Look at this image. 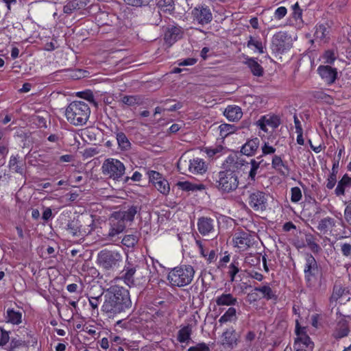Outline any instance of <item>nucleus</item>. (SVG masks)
<instances>
[{
	"mask_svg": "<svg viewBox=\"0 0 351 351\" xmlns=\"http://www.w3.org/2000/svg\"><path fill=\"white\" fill-rule=\"evenodd\" d=\"M244 165L243 160L234 156H229L223 163V170L213 176L215 186L221 193H230L239 186L237 170Z\"/></svg>",
	"mask_w": 351,
	"mask_h": 351,
	"instance_id": "1",
	"label": "nucleus"
},
{
	"mask_svg": "<svg viewBox=\"0 0 351 351\" xmlns=\"http://www.w3.org/2000/svg\"><path fill=\"white\" fill-rule=\"evenodd\" d=\"M106 297L101 310L108 317H113L132 307L129 291L124 287H113L112 291Z\"/></svg>",
	"mask_w": 351,
	"mask_h": 351,
	"instance_id": "2",
	"label": "nucleus"
},
{
	"mask_svg": "<svg viewBox=\"0 0 351 351\" xmlns=\"http://www.w3.org/2000/svg\"><path fill=\"white\" fill-rule=\"evenodd\" d=\"M90 114L88 104L82 101H73L66 108L65 116L72 125L80 126L86 123Z\"/></svg>",
	"mask_w": 351,
	"mask_h": 351,
	"instance_id": "3",
	"label": "nucleus"
},
{
	"mask_svg": "<svg viewBox=\"0 0 351 351\" xmlns=\"http://www.w3.org/2000/svg\"><path fill=\"white\" fill-rule=\"evenodd\" d=\"M195 275L194 268L189 265L176 267L168 274L167 279L173 287H182L189 285Z\"/></svg>",
	"mask_w": 351,
	"mask_h": 351,
	"instance_id": "4",
	"label": "nucleus"
},
{
	"mask_svg": "<svg viewBox=\"0 0 351 351\" xmlns=\"http://www.w3.org/2000/svg\"><path fill=\"white\" fill-rule=\"evenodd\" d=\"M125 167L118 159L109 158L106 159L101 166L102 174L107 178L119 180L124 175Z\"/></svg>",
	"mask_w": 351,
	"mask_h": 351,
	"instance_id": "5",
	"label": "nucleus"
},
{
	"mask_svg": "<svg viewBox=\"0 0 351 351\" xmlns=\"http://www.w3.org/2000/svg\"><path fill=\"white\" fill-rule=\"evenodd\" d=\"M122 261V255L117 251L104 250L97 255V262L105 270L116 269L120 266Z\"/></svg>",
	"mask_w": 351,
	"mask_h": 351,
	"instance_id": "6",
	"label": "nucleus"
},
{
	"mask_svg": "<svg viewBox=\"0 0 351 351\" xmlns=\"http://www.w3.org/2000/svg\"><path fill=\"white\" fill-rule=\"evenodd\" d=\"M292 47L291 37L286 32L276 33L271 39V49L274 53L282 54Z\"/></svg>",
	"mask_w": 351,
	"mask_h": 351,
	"instance_id": "7",
	"label": "nucleus"
},
{
	"mask_svg": "<svg viewBox=\"0 0 351 351\" xmlns=\"http://www.w3.org/2000/svg\"><path fill=\"white\" fill-rule=\"evenodd\" d=\"M109 230L106 239L110 241H117L119 235L123 232L126 228V223L113 212L108 219Z\"/></svg>",
	"mask_w": 351,
	"mask_h": 351,
	"instance_id": "8",
	"label": "nucleus"
},
{
	"mask_svg": "<svg viewBox=\"0 0 351 351\" xmlns=\"http://www.w3.org/2000/svg\"><path fill=\"white\" fill-rule=\"evenodd\" d=\"M304 273L308 285L312 286L317 281L319 268L315 258L311 254H306L305 256Z\"/></svg>",
	"mask_w": 351,
	"mask_h": 351,
	"instance_id": "9",
	"label": "nucleus"
},
{
	"mask_svg": "<svg viewBox=\"0 0 351 351\" xmlns=\"http://www.w3.org/2000/svg\"><path fill=\"white\" fill-rule=\"evenodd\" d=\"M199 317L197 312L193 313L189 319V323L186 325L181 326L178 332L177 340L181 343H189L191 339L193 328L196 326L198 323L197 318Z\"/></svg>",
	"mask_w": 351,
	"mask_h": 351,
	"instance_id": "10",
	"label": "nucleus"
},
{
	"mask_svg": "<svg viewBox=\"0 0 351 351\" xmlns=\"http://www.w3.org/2000/svg\"><path fill=\"white\" fill-rule=\"evenodd\" d=\"M268 195L263 191L252 192L248 197L249 206L257 212H263L267 209Z\"/></svg>",
	"mask_w": 351,
	"mask_h": 351,
	"instance_id": "11",
	"label": "nucleus"
},
{
	"mask_svg": "<svg viewBox=\"0 0 351 351\" xmlns=\"http://www.w3.org/2000/svg\"><path fill=\"white\" fill-rule=\"evenodd\" d=\"M193 21L200 25H206L213 20V14L210 8L205 5H200L195 7L191 12Z\"/></svg>",
	"mask_w": 351,
	"mask_h": 351,
	"instance_id": "12",
	"label": "nucleus"
},
{
	"mask_svg": "<svg viewBox=\"0 0 351 351\" xmlns=\"http://www.w3.org/2000/svg\"><path fill=\"white\" fill-rule=\"evenodd\" d=\"M337 319L336 324L333 328L332 336L337 339H341L345 337H347L350 332V328L348 326V318L349 317H346L342 315L341 313H337Z\"/></svg>",
	"mask_w": 351,
	"mask_h": 351,
	"instance_id": "13",
	"label": "nucleus"
},
{
	"mask_svg": "<svg viewBox=\"0 0 351 351\" xmlns=\"http://www.w3.org/2000/svg\"><path fill=\"white\" fill-rule=\"evenodd\" d=\"M233 243L239 251H245L253 245L254 239L249 233L241 232L234 234Z\"/></svg>",
	"mask_w": 351,
	"mask_h": 351,
	"instance_id": "14",
	"label": "nucleus"
},
{
	"mask_svg": "<svg viewBox=\"0 0 351 351\" xmlns=\"http://www.w3.org/2000/svg\"><path fill=\"white\" fill-rule=\"evenodd\" d=\"M197 229L199 232L203 235H212L215 233V221L208 217H199L197 220Z\"/></svg>",
	"mask_w": 351,
	"mask_h": 351,
	"instance_id": "15",
	"label": "nucleus"
},
{
	"mask_svg": "<svg viewBox=\"0 0 351 351\" xmlns=\"http://www.w3.org/2000/svg\"><path fill=\"white\" fill-rule=\"evenodd\" d=\"M141 210V206L138 205H131L128 207H124L123 209L118 211H114V213L126 223L127 222L132 223L134 220L135 215L139 213Z\"/></svg>",
	"mask_w": 351,
	"mask_h": 351,
	"instance_id": "16",
	"label": "nucleus"
},
{
	"mask_svg": "<svg viewBox=\"0 0 351 351\" xmlns=\"http://www.w3.org/2000/svg\"><path fill=\"white\" fill-rule=\"evenodd\" d=\"M66 226L67 231L73 237L86 236L90 234L95 228L94 223L92 222V223L88 226L87 230L85 229L82 230L80 229L79 222L77 220L69 221Z\"/></svg>",
	"mask_w": 351,
	"mask_h": 351,
	"instance_id": "17",
	"label": "nucleus"
},
{
	"mask_svg": "<svg viewBox=\"0 0 351 351\" xmlns=\"http://www.w3.org/2000/svg\"><path fill=\"white\" fill-rule=\"evenodd\" d=\"M317 72L322 79L327 84H333L337 77V70L328 65H321L317 68Z\"/></svg>",
	"mask_w": 351,
	"mask_h": 351,
	"instance_id": "18",
	"label": "nucleus"
},
{
	"mask_svg": "<svg viewBox=\"0 0 351 351\" xmlns=\"http://www.w3.org/2000/svg\"><path fill=\"white\" fill-rule=\"evenodd\" d=\"M221 345L229 348H234L238 343L239 336L232 328L226 329L221 335Z\"/></svg>",
	"mask_w": 351,
	"mask_h": 351,
	"instance_id": "19",
	"label": "nucleus"
},
{
	"mask_svg": "<svg viewBox=\"0 0 351 351\" xmlns=\"http://www.w3.org/2000/svg\"><path fill=\"white\" fill-rule=\"evenodd\" d=\"M188 169L193 174L202 175L207 171V165L203 159L194 158L189 160Z\"/></svg>",
	"mask_w": 351,
	"mask_h": 351,
	"instance_id": "20",
	"label": "nucleus"
},
{
	"mask_svg": "<svg viewBox=\"0 0 351 351\" xmlns=\"http://www.w3.org/2000/svg\"><path fill=\"white\" fill-rule=\"evenodd\" d=\"M183 32L180 27L172 26L168 27L165 33L164 39L169 46L182 37Z\"/></svg>",
	"mask_w": 351,
	"mask_h": 351,
	"instance_id": "21",
	"label": "nucleus"
},
{
	"mask_svg": "<svg viewBox=\"0 0 351 351\" xmlns=\"http://www.w3.org/2000/svg\"><path fill=\"white\" fill-rule=\"evenodd\" d=\"M260 145V140L258 138H254L248 140L241 149V152L247 156H254Z\"/></svg>",
	"mask_w": 351,
	"mask_h": 351,
	"instance_id": "22",
	"label": "nucleus"
},
{
	"mask_svg": "<svg viewBox=\"0 0 351 351\" xmlns=\"http://www.w3.org/2000/svg\"><path fill=\"white\" fill-rule=\"evenodd\" d=\"M245 59L244 64L247 65L254 76L261 77L263 75L264 69L256 58L247 56Z\"/></svg>",
	"mask_w": 351,
	"mask_h": 351,
	"instance_id": "23",
	"label": "nucleus"
},
{
	"mask_svg": "<svg viewBox=\"0 0 351 351\" xmlns=\"http://www.w3.org/2000/svg\"><path fill=\"white\" fill-rule=\"evenodd\" d=\"M224 116L230 121H237L243 116L241 108L238 106H228L223 112Z\"/></svg>",
	"mask_w": 351,
	"mask_h": 351,
	"instance_id": "24",
	"label": "nucleus"
},
{
	"mask_svg": "<svg viewBox=\"0 0 351 351\" xmlns=\"http://www.w3.org/2000/svg\"><path fill=\"white\" fill-rule=\"evenodd\" d=\"M176 185L180 189L186 192L202 191L206 189L205 185L203 184H195L188 181H180Z\"/></svg>",
	"mask_w": 351,
	"mask_h": 351,
	"instance_id": "25",
	"label": "nucleus"
},
{
	"mask_svg": "<svg viewBox=\"0 0 351 351\" xmlns=\"http://www.w3.org/2000/svg\"><path fill=\"white\" fill-rule=\"evenodd\" d=\"M215 303L219 306H234L237 303V299L231 293H223L215 298Z\"/></svg>",
	"mask_w": 351,
	"mask_h": 351,
	"instance_id": "26",
	"label": "nucleus"
},
{
	"mask_svg": "<svg viewBox=\"0 0 351 351\" xmlns=\"http://www.w3.org/2000/svg\"><path fill=\"white\" fill-rule=\"evenodd\" d=\"M335 226V219L332 217H327L322 219L319 221L317 228L321 233L327 234L328 232H331Z\"/></svg>",
	"mask_w": 351,
	"mask_h": 351,
	"instance_id": "27",
	"label": "nucleus"
},
{
	"mask_svg": "<svg viewBox=\"0 0 351 351\" xmlns=\"http://www.w3.org/2000/svg\"><path fill=\"white\" fill-rule=\"evenodd\" d=\"M5 320L8 323L19 325L22 322V313L14 308H8L6 311Z\"/></svg>",
	"mask_w": 351,
	"mask_h": 351,
	"instance_id": "28",
	"label": "nucleus"
},
{
	"mask_svg": "<svg viewBox=\"0 0 351 351\" xmlns=\"http://www.w3.org/2000/svg\"><path fill=\"white\" fill-rule=\"evenodd\" d=\"M120 102L123 106H141L143 104V98L139 95H125L121 99Z\"/></svg>",
	"mask_w": 351,
	"mask_h": 351,
	"instance_id": "29",
	"label": "nucleus"
},
{
	"mask_svg": "<svg viewBox=\"0 0 351 351\" xmlns=\"http://www.w3.org/2000/svg\"><path fill=\"white\" fill-rule=\"evenodd\" d=\"M349 187H351V178L346 174L339 181L335 189V194L337 196L343 195L346 189Z\"/></svg>",
	"mask_w": 351,
	"mask_h": 351,
	"instance_id": "30",
	"label": "nucleus"
},
{
	"mask_svg": "<svg viewBox=\"0 0 351 351\" xmlns=\"http://www.w3.org/2000/svg\"><path fill=\"white\" fill-rule=\"evenodd\" d=\"M247 47L248 48L254 47V51L258 52L260 54L265 53V45L261 42L260 39L255 38L252 36H250L247 42Z\"/></svg>",
	"mask_w": 351,
	"mask_h": 351,
	"instance_id": "31",
	"label": "nucleus"
},
{
	"mask_svg": "<svg viewBox=\"0 0 351 351\" xmlns=\"http://www.w3.org/2000/svg\"><path fill=\"white\" fill-rule=\"evenodd\" d=\"M258 126L264 132H267V126L269 125L273 128L278 127V122L276 118L263 117L257 123Z\"/></svg>",
	"mask_w": 351,
	"mask_h": 351,
	"instance_id": "32",
	"label": "nucleus"
},
{
	"mask_svg": "<svg viewBox=\"0 0 351 351\" xmlns=\"http://www.w3.org/2000/svg\"><path fill=\"white\" fill-rule=\"evenodd\" d=\"M116 138L119 147L122 151H128L131 148V143L123 132H117Z\"/></svg>",
	"mask_w": 351,
	"mask_h": 351,
	"instance_id": "33",
	"label": "nucleus"
},
{
	"mask_svg": "<svg viewBox=\"0 0 351 351\" xmlns=\"http://www.w3.org/2000/svg\"><path fill=\"white\" fill-rule=\"evenodd\" d=\"M228 274L230 276V282L235 280L236 275L239 272L241 269L240 262L238 258H233L231 263L228 267Z\"/></svg>",
	"mask_w": 351,
	"mask_h": 351,
	"instance_id": "34",
	"label": "nucleus"
},
{
	"mask_svg": "<svg viewBox=\"0 0 351 351\" xmlns=\"http://www.w3.org/2000/svg\"><path fill=\"white\" fill-rule=\"evenodd\" d=\"M295 333L298 336H300V341H301L306 348H313V343L311 341L310 337L306 335L305 328L299 327L298 323L296 324Z\"/></svg>",
	"mask_w": 351,
	"mask_h": 351,
	"instance_id": "35",
	"label": "nucleus"
},
{
	"mask_svg": "<svg viewBox=\"0 0 351 351\" xmlns=\"http://www.w3.org/2000/svg\"><path fill=\"white\" fill-rule=\"evenodd\" d=\"M237 320V311L234 307H230L225 313L219 318V323L221 326L227 322H232Z\"/></svg>",
	"mask_w": 351,
	"mask_h": 351,
	"instance_id": "36",
	"label": "nucleus"
},
{
	"mask_svg": "<svg viewBox=\"0 0 351 351\" xmlns=\"http://www.w3.org/2000/svg\"><path fill=\"white\" fill-rule=\"evenodd\" d=\"M328 34L329 31L326 25L323 24L316 25L314 36L317 40L325 42L328 38Z\"/></svg>",
	"mask_w": 351,
	"mask_h": 351,
	"instance_id": "37",
	"label": "nucleus"
},
{
	"mask_svg": "<svg viewBox=\"0 0 351 351\" xmlns=\"http://www.w3.org/2000/svg\"><path fill=\"white\" fill-rule=\"evenodd\" d=\"M157 6L162 12L169 14H172L175 10L173 0H158Z\"/></svg>",
	"mask_w": 351,
	"mask_h": 351,
	"instance_id": "38",
	"label": "nucleus"
},
{
	"mask_svg": "<svg viewBox=\"0 0 351 351\" xmlns=\"http://www.w3.org/2000/svg\"><path fill=\"white\" fill-rule=\"evenodd\" d=\"M271 166L272 167L278 171L281 175H285V172L282 170V169H285L288 171V167L285 164L282 158L279 156L274 155L272 158L271 160Z\"/></svg>",
	"mask_w": 351,
	"mask_h": 351,
	"instance_id": "39",
	"label": "nucleus"
},
{
	"mask_svg": "<svg viewBox=\"0 0 351 351\" xmlns=\"http://www.w3.org/2000/svg\"><path fill=\"white\" fill-rule=\"evenodd\" d=\"M254 291L261 293L263 298L267 300L276 298L275 291H274L268 285L260 287H255Z\"/></svg>",
	"mask_w": 351,
	"mask_h": 351,
	"instance_id": "40",
	"label": "nucleus"
},
{
	"mask_svg": "<svg viewBox=\"0 0 351 351\" xmlns=\"http://www.w3.org/2000/svg\"><path fill=\"white\" fill-rule=\"evenodd\" d=\"M260 162H257L254 159H252L250 162V169L248 173L247 180L249 183L256 180V176L260 168Z\"/></svg>",
	"mask_w": 351,
	"mask_h": 351,
	"instance_id": "41",
	"label": "nucleus"
},
{
	"mask_svg": "<svg viewBox=\"0 0 351 351\" xmlns=\"http://www.w3.org/2000/svg\"><path fill=\"white\" fill-rule=\"evenodd\" d=\"M154 186L163 195H167L170 192L169 184L165 178L157 181Z\"/></svg>",
	"mask_w": 351,
	"mask_h": 351,
	"instance_id": "42",
	"label": "nucleus"
},
{
	"mask_svg": "<svg viewBox=\"0 0 351 351\" xmlns=\"http://www.w3.org/2000/svg\"><path fill=\"white\" fill-rule=\"evenodd\" d=\"M9 168L15 173L23 174V165L19 163L18 158L16 156H12L8 162Z\"/></svg>",
	"mask_w": 351,
	"mask_h": 351,
	"instance_id": "43",
	"label": "nucleus"
},
{
	"mask_svg": "<svg viewBox=\"0 0 351 351\" xmlns=\"http://www.w3.org/2000/svg\"><path fill=\"white\" fill-rule=\"evenodd\" d=\"M124 274H123V278L125 282L129 285V284H133L134 283V275L136 272V267H132L130 265L128 266H125L124 268Z\"/></svg>",
	"mask_w": 351,
	"mask_h": 351,
	"instance_id": "44",
	"label": "nucleus"
},
{
	"mask_svg": "<svg viewBox=\"0 0 351 351\" xmlns=\"http://www.w3.org/2000/svg\"><path fill=\"white\" fill-rule=\"evenodd\" d=\"M138 241V237L136 234H127L122 239L121 243L128 247H134Z\"/></svg>",
	"mask_w": 351,
	"mask_h": 351,
	"instance_id": "45",
	"label": "nucleus"
},
{
	"mask_svg": "<svg viewBox=\"0 0 351 351\" xmlns=\"http://www.w3.org/2000/svg\"><path fill=\"white\" fill-rule=\"evenodd\" d=\"M223 149V147L221 145H216L215 147H206L204 152L208 157L212 158L221 154Z\"/></svg>",
	"mask_w": 351,
	"mask_h": 351,
	"instance_id": "46",
	"label": "nucleus"
},
{
	"mask_svg": "<svg viewBox=\"0 0 351 351\" xmlns=\"http://www.w3.org/2000/svg\"><path fill=\"white\" fill-rule=\"evenodd\" d=\"M291 201L294 203L298 202L302 197V191L298 186L291 188Z\"/></svg>",
	"mask_w": 351,
	"mask_h": 351,
	"instance_id": "47",
	"label": "nucleus"
},
{
	"mask_svg": "<svg viewBox=\"0 0 351 351\" xmlns=\"http://www.w3.org/2000/svg\"><path fill=\"white\" fill-rule=\"evenodd\" d=\"M261 256L259 254H249L245 258V263L250 265H256L260 263Z\"/></svg>",
	"mask_w": 351,
	"mask_h": 351,
	"instance_id": "48",
	"label": "nucleus"
},
{
	"mask_svg": "<svg viewBox=\"0 0 351 351\" xmlns=\"http://www.w3.org/2000/svg\"><path fill=\"white\" fill-rule=\"evenodd\" d=\"M324 62L327 64H332L336 60V53L333 50H327L322 56Z\"/></svg>",
	"mask_w": 351,
	"mask_h": 351,
	"instance_id": "49",
	"label": "nucleus"
},
{
	"mask_svg": "<svg viewBox=\"0 0 351 351\" xmlns=\"http://www.w3.org/2000/svg\"><path fill=\"white\" fill-rule=\"evenodd\" d=\"M102 293L98 296H88L89 304L93 311L98 309V306L101 302Z\"/></svg>",
	"mask_w": 351,
	"mask_h": 351,
	"instance_id": "50",
	"label": "nucleus"
},
{
	"mask_svg": "<svg viewBox=\"0 0 351 351\" xmlns=\"http://www.w3.org/2000/svg\"><path fill=\"white\" fill-rule=\"evenodd\" d=\"M147 173L149 182H152L154 185H155V184L157 182V181H159L160 180L163 178L162 176L160 173H158L156 171H153V170L148 171Z\"/></svg>",
	"mask_w": 351,
	"mask_h": 351,
	"instance_id": "51",
	"label": "nucleus"
},
{
	"mask_svg": "<svg viewBox=\"0 0 351 351\" xmlns=\"http://www.w3.org/2000/svg\"><path fill=\"white\" fill-rule=\"evenodd\" d=\"M152 0H124V1L130 5L135 7H141L147 5Z\"/></svg>",
	"mask_w": 351,
	"mask_h": 351,
	"instance_id": "52",
	"label": "nucleus"
},
{
	"mask_svg": "<svg viewBox=\"0 0 351 351\" xmlns=\"http://www.w3.org/2000/svg\"><path fill=\"white\" fill-rule=\"evenodd\" d=\"M345 293V289L341 287L335 286L333 292L331 296V299L334 300H338Z\"/></svg>",
	"mask_w": 351,
	"mask_h": 351,
	"instance_id": "53",
	"label": "nucleus"
},
{
	"mask_svg": "<svg viewBox=\"0 0 351 351\" xmlns=\"http://www.w3.org/2000/svg\"><path fill=\"white\" fill-rule=\"evenodd\" d=\"M341 252L346 257L351 256V244L348 243H340Z\"/></svg>",
	"mask_w": 351,
	"mask_h": 351,
	"instance_id": "54",
	"label": "nucleus"
},
{
	"mask_svg": "<svg viewBox=\"0 0 351 351\" xmlns=\"http://www.w3.org/2000/svg\"><path fill=\"white\" fill-rule=\"evenodd\" d=\"M10 339L8 332L0 326V346L5 345Z\"/></svg>",
	"mask_w": 351,
	"mask_h": 351,
	"instance_id": "55",
	"label": "nucleus"
},
{
	"mask_svg": "<svg viewBox=\"0 0 351 351\" xmlns=\"http://www.w3.org/2000/svg\"><path fill=\"white\" fill-rule=\"evenodd\" d=\"M263 155L273 154L276 152V148L270 145L268 142H265L261 147Z\"/></svg>",
	"mask_w": 351,
	"mask_h": 351,
	"instance_id": "56",
	"label": "nucleus"
},
{
	"mask_svg": "<svg viewBox=\"0 0 351 351\" xmlns=\"http://www.w3.org/2000/svg\"><path fill=\"white\" fill-rule=\"evenodd\" d=\"M187 351H210V348L206 343H199L195 346L190 347Z\"/></svg>",
	"mask_w": 351,
	"mask_h": 351,
	"instance_id": "57",
	"label": "nucleus"
},
{
	"mask_svg": "<svg viewBox=\"0 0 351 351\" xmlns=\"http://www.w3.org/2000/svg\"><path fill=\"white\" fill-rule=\"evenodd\" d=\"M337 182V176H336V173H335L334 172L331 173L328 179H327V182H326V187L328 189H332L334 188V186H335V184Z\"/></svg>",
	"mask_w": 351,
	"mask_h": 351,
	"instance_id": "58",
	"label": "nucleus"
},
{
	"mask_svg": "<svg viewBox=\"0 0 351 351\" xmlns=\"http://www.w3.org/2000/svg\"><path fill=\"white\" fill-rule=\"evenodd\" d=\"M287 10L285 7H284V6L279 7L275 10L274 17L278 20H280L283 17L285 16V15L287 14Z\"/></svg>",
	"mask_w": 351,
	"mask_h": 351,
	"instance_id": "59",
	"label": "nucleus"
},
{
	"mask_svg": "<svg viewBox=\"0 0 351 351\" xmlns=\"http://www.w3.org/2000/svg\"><path fill=\"white\" fill-rule=\"evenodd\" d=\"M75 5L73 0H71L66 3L63 7V12L65 14H71L74 10H76Z\"/></svg>",
	"mask_w": 351,
	"mask_h": 351,
	"instance_id": "60",
	"label": "nucleus"
},
{
	"mask_svg": "<svg viewBox=\"0 0 351 351\" xmlns=\"http://www.w3.org/2000/svg\"><path fill=\"white\" fill-rule=\"evenodd\" d=\"M307 245L308 247L315 253H317L320 251L321 248L319 245L315 242V241L311 238L306 239Z\"/></svg>",
	"mask_w": 351,
	"mask_h": 351,
	"instance_id": "61",
	"label": "nucleus"
},
{
	"mask_svg": "<svg viewBox=\"0 0 351 351\" xmlns=\"http://www.w3.org/2000/svg\"><path fill=\"white\" fill-rule=\"evenodd\" d=\"M219 128L221 132H224L226 136L234 132V126L229 124H222Z\"/></svg>",
	"mask_w": 351,
	"mask_h": 351,
	"instance_id": "62",
	"label": "nucleus"
},
{
	"mask_svg": "<svg viewBox=\"0 0 351 351\" xmlns=\"http://www.w3.org/2000/svg\"><path fill=\"white\" fill-rule=\"evenodd\" d=\"M73 1L76 9L82 10L86 8L88 6L90 0H73Z\"/></svg>",
	"mask_w": 351,
	"mask_h": 351,
	"instance_id": "63",
	"label": "nucleus"
},
{
	"mask_svg": "<svg viewBox=\"0 0 351 351\" xmlns=\"http://www.w3.org/2000/svg\"><path fill=\"white\" fill-rule=\"evenodd\" d=\"M344 217L346 221L351 226V202L346 207Z\"/></svg>",
	"mask_w": 351,
	"mask_h": 351,
	"instance_id": "64",
	"label": "nucleus"
}]
</instances>
